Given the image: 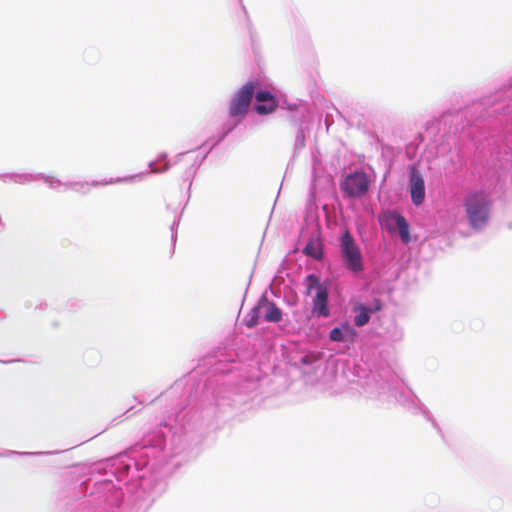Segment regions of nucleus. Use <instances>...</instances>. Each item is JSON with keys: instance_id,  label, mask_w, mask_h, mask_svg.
<instances>
[{"instance_id": "obj_8", "label": "nucleus", "mask_w": 512, "mask_h": 512, "mask_svg": "<svg viewBox=\"0 0 512 512\" xmlns=\"http://www.w3.org/2000/svg\"><path fill=\"white\" fill-rule=\"evenodd\" d=\"M401 218L402 215L398 213L386 211L379 216V222L384 229L394 232L398 228Z\"/></svg>"}, {"instance_id": "obj_10", "label": "nucleus", "mask_w": 512, "mask_h": 512, "mask_svg": "<svg viewBox=\"0 0 512 512\" xmlns=\"http://www.w3.org/2000/svg\"><path fill=\"white\" fill-rule=\"evenodd\" d=\"M304 253L316 260L322 258V245L319 240L311 239L304 248Z\"/></svg>"}, {"instance_id": "obj_4", "label": "nucleus", "mask_w": 512, "mask_h": 512, "mask_svg": "<svg viewBox=\"0 0 512 512\" xmlns=\"http://www.w3.org/2000/svg\"><path fill=\"white\" fill-rule=\"evenodd\" d=\"M255 88L256 83L248 82L236 93L230 103L229 113L231 116L236 117L247 112L255 93Z\"/></svg>"}, {"instance_id": "obj_13", "label": "nucleus", "mask_w": 512, "mask_h": 512, "mask_svg": "<svg viewBox=\"0 0 512 512\" xmlns=\"http://www.w3.org/2000/svg\"><path fill=\"white\" fill-rule=\"evenodd\" d=\"M330 339L332 341H343L344 340V336H343V332L340 328H334L330 331Z\"/></svg>"}, {"instance_id": "obj_5", "label": "nucleus", "mask_w": 512, "mask_h": 512, "mask_svg": "<svg viewBox=\"0 0 512 512\" xmlns=\"http://www.w3.org/2000/svg\"><path fill=\"white\" fill-rule=\"evenodd\" d=\"M369 188V181L364 173H354L345 179L342 189L349 197H360L364 195Z\"/></svg>"}, {"instance_id": "obj_3", "label": "nucleus", "mask_w": 512, "mask_h": 512, "mask_svg": "<svg viewBox=\"0 0 512 512\" xmlns=\"http://www.w3.org/2000/svg\"><path fill=\"white\" fill-rule=\"evenodd\" d=\"M307 294H310L312 290H316V296L313 300V313L321 317L329 316L328 309V291L327 288L321 284L320 278L314 274H310L306 277Z\"/></svg>"}, {"instance_id": "obj_15", "label": "nucleus", "mask_w": 512, "mask_h": 512, "mask_svg": "<svg viewBox=\"0 0 512 512\" xmlns=\"http://www.w3.org/2000/svg\"><path fill=\"white\" fill-rule=\"evenodd\" d=\"M382 308V304L380 303L379 300H375V303H374V307L371 308L370 310H372V312H375V311H378Z\"/></svg>"}, {"instance_id": "obj_11", "label": "nucleus", "mask_w": 512, "mask_h": 512, "mask_svg": "<svg viewBox=\"0 0 512 512\" xmlns=\"http://www.w3.org/2000/svg\"><path fill=\"white\" fill-rule=\"evenodd\" d=\"M354 311H359V313L354 318V323L358 327H362L366 325L370 320V313L372 310H369L367 307H365L362 304L357 305L354 307Z\"/></svg>"}, {"instance_id": "obj_14", "label": "nucleus", "mask_w": 512, "mask_h": 512, "mask_svg": "<svg viewBox=\"0 0 512 512\" xmlns=\"http://www.w3.org/2000/svg\"><path fill=\"white\" fill-rule=\"evenodd\" d=\"M257 311H258L257 309L254 310L255 315H253V317L247 322V326L250 328L254 327L258 322L257 315H256Z\"/></svg>"}, {"instance_id": "obj_9", "label": "nucleus", "mask_w": 512, "mask_h": 512, "mask_svg": "<svg viewBox=\"0 0 512 512\" xmlns=\"http://www.w3.org/2000/svg\"><path fill=\"white\" fill-rule=\"evenodd\" d=\"M264 309V318L268 322H279L282 319L281 310L273 303L264 301L257 310Z\"/></svg>"}, {"instance_id": "obj_1", "label": "nucleus", "mask_w": 512, "mask_h": 512, "mask_svg": "<svg viewBox=\"0 0 512 512\" xmlns=\"http://www.w3.org/2000/svg\"><path fill=\"white\" fill-rule=\"evenodd\" d=\"M465 211L470 225L478 230L483 228L489 218V203L482 195H472L465 201Z\"/></svg>"}, {"instance_id": "obj_12", "label": "nucleus", "mask_w": 512, "mask_h": 512, "mask_svg": "<svg viewBox=\"0 0 512 512\" xmlns=\"http://www.w3.org/2000/svg\"><path fill=\"white\" fill-rule=\"evenodd\" d=\"M397 229L399 231V235H400L402 242L403 243L410 242L411 238H410L409 224L403 216L399 222V226Z\"/></svg>"}, {"instance_id": "obj_2", "label": "nucleus", "mask_w": 512, "mask_h": 512, "mask_svg": "<svg viewBox=\"0 0 512 512\" xmlns=\"http://www.w3.org/2000/svg\"><path fill=\"white\" fill-rule=\"evenodd\" d=\"M340 251L347 269L355 273L363 270L361 251L349 231H345L341 237Z\"/></svg>"}, {"instance_id": "obj_7", "label": "nucleus", "mask_w": 512, "mask_h": 512, "mask_svg": "<svg viewBox=\"0 0 512 512\" xmlns=\"http://www.w3.org/2000/svg\"><path fill=\"white\" fill-rule=\"evenodd\" d=\"M409 182L412 202L418 206L422 204L425 199L424 179L416 169H412Z\"/></svg>"}, {"instance_id": "obj_6", "label": "nucleus", "mask_w": 512, "mask_h": 512, "mask_svg": "<svg viewBox=\"0 0 512 512\" xmlns=\"http://www.w3.org/2000/svg\"><path fill=\"white\" fill-rule=\"evenodd\" d=\"M256 101L259 104L254 106V110L259 115H267L273 113L278 108V100L269 91L261 90L255 94Z\"/></svg>"}]
</instances>
